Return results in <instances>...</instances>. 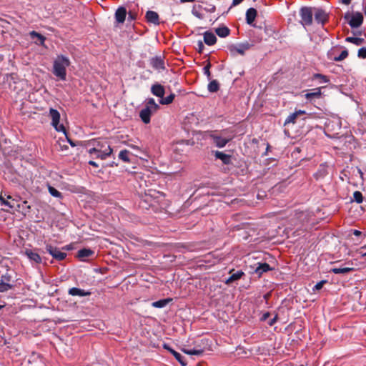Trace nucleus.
Instances as JSON below:
<instances>
[{
    "label": "nucleus",
    "mask_w": 366,
    "mask_h": 366,
    "mask_svg": "<svg viewBox=\"0 0 366 366\" xmlns=\"http://www.w3.org/2000/svg\"><path fill=\"white\" fill-rule=\"evenodd\" d=\"M343 4L348 5L350 4L351 0H339Z\"/></svg>",
    "instance_id": "864d4df0"
},
{
    "label": "nucleus",
    "mask_w": 366,
    "mask_h": 366,
    "mask_svg": "<svg viewBox=\"0 0 366 366\" xmlns=\"http://www.w3.org/2000/svg\"><path fill=\"white\" fill-rule=\"evenodd\" d=\"M314 78L320 79V82L327 83L329 81V79L327 78V76L320 74H315L314 75Z\"/></svg>",
    "instance_id": "a19ab883"
},
{
    "label": "nucleus",
    "mask_w": 366,
    "mask_h": 366,
    "mask_svg": "<svg viewBox=\"0 0 366 366\" xmlns=\"http://www.w3.org/2000/svg\"><path fill=\"white\" fill-rule=\"evenodd\" d=\"M171 300H172L169 298L162 299L156 302H153L152 303V306L156 308H163L167 306V304L171 302Z\"/></svg>",
    "instance_id": "a878e982"
},
{
    "label": "nucleus",
    "mask_w": 366,
    "mask_h": 366,
    "mask_svg": "<svg viewBox=\"0 0 366 366\" xmlns=\"http://www.w3.org/2000/svg\"><path fill=\"white\" fill-rule=\"evenodd\" d=\"M201 11H202V6H200V5H194L193 8H192V12L194 16L198 17L199 19H202V15Z\"/></svg>",
    "instance_id": "473e14b6"
},
{
    "label": "nucleus",
    "mask_w": 366,
    "mask_h": 366,
    "mask_svg": "<svg viewBox=\"0 0 366 366\" xmlns=\"http://www.w3.org/2000/svg\"><path fill=\"white\" fill-rule=\"evenodd\" d=\"M70 65L69 58L63 55L57 56L54 61L53 74L60 80L64 81L66 77V68Z\"/></svg>",
    "instance_id": "f03ea898"
},
{
    "label": "nucleus",
    "mask_w": 366,
    "mask_h": 366,
    "mask_svg": "<svg viewBox=\"0 0 366 366\" xmlns=\"http://www.w3.org/2000/svg\"><path fill=\"white\" fill-rule=\"evenodd\" d=\"M363 21V16L361 13L357 12L352 14L349 21V24L352 28L359 27Z\"/></svg>",
    "instance_id": "9b49d317"
},
{
    "label": "nucleus",
    "mask_w": 366,
    "mask_h": 366,
    "mask_svg": "<svg viewBox=\"0 0 366 366\" xmlns=\"http://www.w3.org/2000/svg\"><path fill=\"white\" fill-rule=\"evenodd\" d=\"M217 37L214 34L210 31H206L204 34V41L207 45H213L216 43Z\"/></svg>",
    "instance_id": "a211bd4d"
},
{
    "label": "nucleus",
    "mask_w": 366,
    "mask_h": 366,
    "mask_svg": "<svg viewBox=\"0 0 366 366\" xmlns=\"http://www.w3.org/2000/svg\"><path fill=\"white\" fill-rule=\"evenodd\" d=\"M89 164L90 165L93 166V167H98V164H97L95 162H94V161H89Z\"/></svg>",
    "instance_id": "6e6d98bb"
},
{
    "label": "nucleus",
    "mask_w": 366,
    "mask_h": 366,
    "mask_svg": "<svg viewBox=\"0 0 366 366\" xmlns=\"http://www.w3.org/2000/svg\"><path fill=\"white\" fill-rule=\"evenodd\" d=\"M4 305H0V310L4 307Z\"/></svg>",
    "instance_id": "680f3d73"
},
{
    "label": "nucleus",
    "mask_w": 366,
    "mask_h": 366,
    "mask_svg": "<svg viewBox=\"0 0 366 366\" xmlns=\"http://www.w3.org/2000/svg\"><path fill=\"white\" fill-rule=\"evenodd\" d=\"M46 251L52 255V257L58 260H62L64 259L66 254L64 252H62L59 249L56 247H53L51 245H46Z\"/></svg>",
    "instance_id": "9d476101"
},
{
    "label": "nucleus",
    "mask_w": 366,
    "mask_h": 366,
    "mask_svg": "<svg viewBox=\"0 0 366 366\" xmlns=\"http://www.w3.org/2000/svg\"><path fill=\"white\" fill-rule=\"evenodd\" d=\"M347 264H348V266L332 267L330 269V272L335 274H345L353 270V267L350 266L352 265V264H350L349 263H347Z\"/></svg>",
    "instance_id": "2eb2a0df"
},
{
    "label": "nucleus",
    "mask_w": 366,
    "mask_h": 366,
    "mask_svg": "<svg viewBox=\"0 0 366 366\" xmlns=\"http://www.w3.org/2000/svg\"><path fill=\"white\" fill-rule=\"evenodd\" d=\"M19 204L21 205L19 212H22L23 214H26L27 212H29L30 211V206L28 204L27 201H23L21 203Z\"/></svg>",
    "instance_id": "c9c22d12"
},
{
    "label": "nucleus",
    "mask_w": 366,
    "mask_h": 366,
    "mask_svg": "<svg viewBox=\"0 0 366 366\" xmlns=\"http://www.w3.org/2000/svg\"><path fill=\"white\" fill-rule=\"evenodd\" d=\"M152 113L149 112L145 108L142 109L139 114V117L142 122L145 124H149L150 122V117H151Z\"/></svg>",
    "instance_id": "b1692460"
},
{
    "label": "nucleus",
    "mask_w": 366,
    "mask_h": 366,
    "mask_svg": "<svg viewBox=\"0 0 366 366\" xmlns=\"http://www.w3.org/2000/svg\"><path fill=\"white\" fill-rule=\"evenodd\" d=\"M94 254V252L90 249H82L78 252V257L81 259L89 257Z\"/></svg>",
    "instance_id": "cd10ccee"
},
{
    "label": "nucleus",
    "mask_w": 366,
    "mask_h": 366,
    "mask_svg": "<svg viewBox=\"0 0 366 366\" xmlns=\"http://www.w3.org/2000/svg\"><path fill=\"white\" fill-rule=\"evenodd\" d=\"M214 155L217 159H221L224 164H229L230 162V156L222 152L217 151Z\"/></svg>",
    "instance_id": "bb28decb"
},
{
    "label": "nucleus",
    "mask_w": 366,
    "mask_h": 366,
    "mask_svg": "<svg viewBox=\"0 0 366 366\" xmlns=\"http://www.w3.org/2000/svg\"><path fill=\"white\" fill-rule=\"evenodd\" d=\"M4 280V282H6L10 283V282H11V277L7 274L1 276L0 280Z\"/></svg>",
    "instance_id": "de8ad7c7"
},
{
    "label": "nucleus",
    "mask_w": 366,
    "mask_h": 366,
    "mask_svg": "<svg viewBox=\"0 0 366 366\" xmlns=\"http://www.w3.org/2000/svg\"><path fill=\"white\" fill-rule=\"evenodd\" d=\"M184 352L189 355H201L203 352V350L198 345L193 349H184Z\"/></svg>",
    "instance_id": "393cba45"
},
{
    "label": "nucleus",
    "mask_w": 366,
    "mask_h": 366,
    "mask_svg": "<svg viewBox=\"0 0 366 366\" xmlns=\"http://www.w3.org/2000/svg\"><path fill=\"white\" fill-rule=\"evenodd\" d=\"M159 107V105L155 102L154 99L150 98L147 102L145 109L153 114L158 110Z\"/></svg>",
    "instance_id": "412c9836"
},
{
    "label": "nucleus",
    "mask_w": 366,
    "mask_h": 366,
    "mask_svg": "<svg viewBox=\"0 0 366 366\" xmlns=\"http://www.w3.org/2000/svg\"><path fill=\"white\" fill-rule=\"evenodd\" d=\"M49 117L51 119V125L57 132H62L66 134V129L63 124H59L60 114L59 112L53 108L49 109Z\"/></svg>",
    "instance_id": "7ed1b4c3"
},
{
    "label": "nucleus",
    "mask_w": 366,
    "mask_h": 366,
    "mask_svg": "<svg viewBox=\"0 0 366 366\" xmlns=\"http://www.w3.org/2000/svg\"><path fill=\"white\" fill-rule=\"evenodd\" d=\"M66 139H68V142L70 143V144L72 146V147H74L75 144L66 137Z\"/></svg>",
    "instance_id": "13d9d810"
},
{
    "label": "nucleus",
    "mask_w": 366,
    "mask_h": 366,
    "mask_svg": "<svg viewBox=\"0 0 366 366\" xmlns=\"http://www.w3.org/2000/svg\"><path fill=\"white\" fill-rule=\"evenodd\" d=\"M129 152L127 150H122L119 154V158L125 162H129Z\"/></svg>",
    "instance_id": "72a5a7b5"
},
{
    "label": "nucleus",
    "mask_w": 366,
    "mask_h": 366,
    "mask_svg": "<svg viewBox=\"0 0 366 366\" xmlns=\"http://www.w3.org/2000/svg\"><path fill=\"white\" fill-rule=\"evenodd\" d=\"M11 288L12 285L11 283L4 282V280H0V292L8 291Z\"/></svg>",
    "instance_id": "2f4dec72"
},
{
    "label": "nucleus",
    "mask_w": 366,
    "mask_h": 366,
    "mask_svg": "<svg viewBox=\"0 0 366 366\" xmlns=\"http://www.w3.org/2000/svg\"><path fill=\"white\" fill-rule=\"evenodd\" d=\"M149 64L151 66L160 72L165 69L166 62L164 58L162 56H155L150 59Z\"/></svg>",
    "instance_id": "423d86ee"
},
{
    "label": "nucleus",
    "mask_w": 366,
    "mask_h": 366,
    "mask_svg": "<svg viewBox=\"0 0 366 366\" xmlns=\"http://www.w3.org/2000/svg\"><path fill=\"white\" fill-rule=\"evenodd\" d=\"M347 56H348L347 51L344 50L341 52V54H340L339 56L335 58V61H342V60L345 59Z\"/></svg>",
    "instance_id": "79ce46f5"
},
{
    "label": "nucleus",
    "mask_w": 366,
    "mask_h": 366,
    "mask_svg": "<svg viewBox=\"0 0 366 366\" xmlns=\"http://www.w3.org/2000/svg\"><path fill=\"white\" fill-rule=\"evenodd\" d=\"M242 1H243V0H233L232 5L237 6V5L239 4L240 3H242Z\"/></svg>",
    "instance_id": "603ef678"
},
{
    "label": "nucleus",
    "mask_w": 366,
    "mask_h": 366,
    "mask_svg": "<svg viewBox=\"0 0 366 366\" xmlns=\"http://www.w3.org/2000/svg\"><path fill=\"white\" fill-rule=\"evenodd\" d=\"M93 147L88 150L90 154H94L97 158L105 159L111 155L112 149L106 140L92 142Z\"/></svg>",
    "instance_id": "f257e3e1"
},
{
    "label": "nucleus",
    "mask_w": 366,
    "mask_h": 366,
    "mask_svg": "<svg viewBox=\"0 0 366 366\" xmlns=\"http://www.w3.org/2000/svg\"><path fill=\"white\" fill-rule=\"evenodd\" d=\"M25 254L31 261H33L35 263H40L41 262L40 255L32 250H26Z\"/></svg>",
    "instance_id": "5701e85b"
},
{
    "label": "nucleus",
    "mask_w": 366,
    "mask_h": 366,
    "mask_svg": "<svg viewBox=\"0 0 366 366\" xmlns=\"http://www.w3.org/2000/svg\"><path fill=\"white\" fill-rule=\"evenodd\" d=\"M29 36L32 39H37V41H35L36 44H39V45H42V46L44 45V41L46 40V38L41 34H39L35 31H32L29 33Z\"/></svg>",
    "instance_id": "aec40b11"
},
{
    "label": "nucleus",
    "mask_w": 366,
    "mask_h": 366,
    "mask_svg": "<svg viewBox=\"0 0 366 366\" xmlns=\"http://www.w3.org/2000/svg\"><path fill=\"white\" fill-rule=\"evenodd\" d=\"M195 0H184V2H193Z\"/></svg>",
    "instance_id": "052dcab7"
},
{
    "label": "nucleus",
    "mask_w": 366,
    "mask_h": 366,
    "mask_svg": "<svg viewBox=\"0 0 366 366\" xmlns=\"http://www.w3.org/2000/svg\"><path fill=\"white\" fill-rule=\"evenodd\" d=\"M272 269L267 263L258 262L254 269V272L260 277L263 273L272 270Z\"/></svg>",
    "instance_id": "ddd939ff"
},
{
    "label": "nucleus",
    "mask_w": 366,
    "mask_h": 366,
    "mask_svg": "<svg viewBox=\"0 0 366 366\" xmlns=\"http://www.w3.org/2000/svg\"><path fill=\"white\" fill-rule=\"evenodd\" d=\"M48 189H49L50 194L52 195L53 197H61V192H59L54 187H53L51 186H49Z\"/></svg>",
    "instance_id": "4c0bfd02"
},
{
    "label": "nucleus",
    "mask_w": 366,
    "mask_h": 366,
    "mask_svg": "<svg viewBox=\"0 0 366 366\" xmlns=\"http://www.w3.org/2000/svg\"><path fill=\"white\" fill-rule=\"evenodd\" d=\"M244 274V272L242 271H237V272L232 274L226 281V283L229 284L230 282H232L235 280H237L240 279L242 275Z\"/></svg>",
    "instance_id": "7c9ffc66"
},
{
    "label": "nucleus",
    "mask_w": 366,
    "mask_h": 366,
    "mask_svg": "<svg viewBox=\"0 0 366 366\" xmlns=\"http://www.w3.org/2000/svg\"><path fill=\"white\" fill-rule=\"evenodd\" d=\"M69 294L72 296H89L91 295V292L89 291H84V290L76 288V287H72L69 289Z\"/></svg>",
    "instance_id": "f3484780"
},
{
    "label": "nucleus",
    "mask_w": 366,
    "mask_h": 366,
    "mask_svg": "<svg viewBox=\"0 0 366 366\" xmlns=\"http://www.w3.org/2000/svg\"><path fill=\"white\" fill-rule=\"evenodd\" d=\"M209 136L212 139L214 144H215V145L219 148L224 147L232 139V137H223L213 132L209 133Z\"/></svg>",
    "instance_id": "0eeeda50"
},
{
    "label": "nucleus",
    "mask_w": 366,
    "mask_h": 366,
    "mask_svg": "<svg viewBox=\"0 0 366 366\" xmlns=\"http://www.w3.org/2000/svg\"><path fill=\"white\" fill-rule=\"evenodd\" d=\"M127 9L124 6H119L115 11L114 14V18L116 23L117 24H123L126 19L127 16Z\"/></svg>",
    "instance_id": "f8f14e48"
},
{
    "label": "nucleus",
    "mask_w": 366,
    "mask_h": 366,
    "mask_svg": "<svg viewBox=\"0 0 366 366\" xmlns=\"http://www.w3.org/2000/svg\"><path fill=\"white\" fill-rule=\"evenodd\" d=\"M257 16V11L254 8H249L246 12V21L248 24H251Z\"/></svg>",
    "instance_id": "4be33fe9"
},
{
    "label": "nucleus",
    "mask_w": 366,
    "mask_h": 366,
    "mask_svg": "<svg viewBox=\"0 0 366 366\" xmlns=\"http://www.w3.org/2000/svg\"><path fill=\"white\" fill-rule=\"evenodd\" d=\"M301 23L304 26L310 25L312 22L313 10L309 7H303L300 9Z\"/></svg>",
    "instance_id": "39448f33"
},
{
    "label": "nucleus",
    "mask_w": 366,
    "mask_h": 366,
    "mask_svg": "<svg viewBox=\"0 0 366 366\" xmlns=\"http://www.w3.org/2000/svg\"><path fill=\"white\" fill-rule=\"evenodd\" d=\"M209 67H210V64H207V66H205L204 67V73L207 76H210V71H209Z\"/></svg>",
    "instance_id": "09e8293b"
},
{
    "label": "nucleus",
    "mask_w": 366,
    "mask_h": 366,
    "mask_svg": "<svg viewBox=\"0 0 366 366\" xmlns=\"http://www.w3.org/2000/svg\"><path fill=\"white\" fill-rule=\"evenodd\" d=\"M321 95V89L320 88H316L312 90V92H307L305 94V97L307 99H311L314 97H320Z\"/></svg>",
    "instance_id": "c756f323"
},
{
    "label": "nucleus",
    "mask_w": 366,
    "mask_h": 366,
    "mask_svg": "<svg viewBox=\"0 0 366 366\" xmlns=\"http://www.w3.org/2000/svg\"><path fill=\"white\" fill-rule=\"evenodd\" d=\"M129 18L131 20L134 19V16L132 14H129Z\"/></svg>",
    "instance_id": "bf43d9fd"
},
{
    "label": "nucleus",
    "mask_w": 366,
    "mask_h": 366,
    "mask_svg": "<svg viewBox=\"0 0 366 366\" xmlns=\"http://www.w3.org/2000/svg\"><path fill=\"white\" fill-rule=\"evenodd\" d=\"M216 33L219 37H226L229 34V29L226 26L219 27L216 29Z\"/></svg>",
    "instance_id": "c85d7f7f"
},
{
    "label": "nucleus",
    "mask_w": 366,
    "mask_h": 366,
    "mask_svg": "<svg viewBox=\"0 0 366 366\" xmlns=\"http://www.w3.org/2000/svg\"><path fill=\"white\" fill-rule=\"evenodd\" d=\"M146 19L149 23H152L154 25H158L159 24V15L155 11H148L146 13Z\"/></svg>",
    "instance_id": "4468645a"
},
{
    "label": "nucleus",
    "mask_w": 366,
    "mask_h": 366,
    "mask_svg": "<svg viewBox=\"0 0 366 366\" xmlns=\"http://www.w3.org/2000/svg\"><path fill=\"white\" fill-rule=\"evenodd\" d=\"M353 197H354V199L355 201L357 202V203H362V201H363V197H362V194L359 191H356L354 192L353 194Z\"/></svg>",
    "instance_id": "58836bf2"
},
{
    "label": "nucleus",
    "mask_w": 366,
    "mask_h": 366,
    "mask_svg": "<svg viewBox=\"0 0 366 366\" xmlns=\"http://www.w3.org/2000/svg\"><path fill=\"white\" fill-rule=\"evenodd\" d=\"M0 202L1 205L7 206L11 209H16L20 210L21 205L19 204V201L16 199H13L11 196H7V199H4L0 195Z\"/></svg>",
    "instance_id": "6e6552de"
},
{
    "label": "nucleus",
    "mask_w": 366,
    "mask_h": 366,
    "mask_svg": "<svg viewBox=\"0 0 366 366\" xmlns=\"http://www.w3.org/2000/svg\"><path fill=\"white\" fill-rule=\"evenodd\" d=\"M313 15L315 16V19L317 23L323 24L327 21L328 16L327 13L321 9L314 8Z\"/></svg>",
    "instance_id": "1a4fd4ad"
},
{
    "label": "nucleus",
    "mask_w": 366,
    "mask_h": 366,
    "mask_svg": "<svg viewBox=\"0 0 366 366\" xmlns=\"http://www.w3.org/2000/svg\"><path fill=\"white\" fill-rule=\"evenodd\" d=\"M151 91L154 95L160 98H162L164 95V88L163 86L159 84L152 85Z\"/></svg>",
    "instance_id": "dca6fc26"
},
{
    "label": "nucleus",
    "mask_w": 366,
    "mask_h": 366,
    "mask_svg": "<svg viewBox=\"0 0 366 366\" xmlns=\"http://www.w3.org/2000/svg\"><path fill=\"white\" fill-rule=\"evenodd\" d=\"M326 282L325 281H320L319 282H317L313 287V291H315V290H319L320 289H322V287H323V285Z\"/></svg>",
    "instance_id": "c03bdc74"
},
{
    "label": "nucleus",
    "mask_w": 366,
    "mask_h": 366,
    "mask_svg": "<svg viewBox=\"0 0 366 366\" xmlns=\"http://www.w3.org/2000/svg\"><path fill=\"white\" fill-rule=\"evenodd\" d=\"M174 97V96L173 94H170L169 96L167 97L166 98L162 97L159 102L162 104H169L172 102Z\"/></svg>",
    "instance_id": "ea45409f"
},
{
    "label": "nucleus",
    "mask_w": 366,
    "mask_h": 366,
    "mask_svg": "<svg viewBox=\"0 0 366 366\" xmlns=\"http://www.w3.org/2000/svg\"><path fill=\"white\" fill-rule=\"evenodd\" d=\"M172 353L174 354L177 360L183 365V360L182 359L181 355L174 351H172Z\"/></svg>",
    "instance_id": "a18cd8bd"
},
{
    "label": "nucleus",
    "mask_w": 366,
    "mask_h": 366,
    "mask_svg": "<svg viewBox=\"0 0 366 366\" xmlns=\"http://www.w3.org/2000/svg\"><path fill=\"white\" fill-rule=\"evenodd\" d=\"M172 353L174 354L177 360L183 365V360L182 359L181 355L174 351H172Z\"/></svg>",
    "instance_id": "49530a36"
},
{
    "label": "nucleus",
    "mask_w": 366,
    "mask_h": 366,
    "mask_svg": "<svg viewBox=\"0 0 366 366\" xmlns=\"http://www.w3.org/2000/svg\"><path fill=\"white\" fill-rule=\"evenodd\" d=\"M181 2H183V0H180Z\"/></svg>",
    "instance_id": "0e129e2a"
},
{
    "label": "nucleus",
    "mask_w": 366,
    "mask_h": 366,
    "mask_svg": "<svg viewBox=\"0 0 366 366\" xmlns=\"http://www.w3.org/2000/svg\"><path fill=\"white\" fill-rule=\"evenodd\" d=\"M251 45L248 42L239 44H232L228 46L230 54L235 56L237 54L244 55L245 51L250 48Z\"/></svg>",
    "instance_id": "20e7f679"
},
{
    "label": "nucleus",
    "mask_w": 366,
    "mask_h": 366,
    "mask_svg": "<svg viewBox=\"0 0 366 366\" xmlns=\"http://www.w3.org/2000/svg\"><path fill=\"white\" fill-rule=\"evenodd\" d=\"M346 41L350 43H352L356 45H360L363 42V39L357 37H347Z\"/></svg>",
    "instance_id": "e433bc0d"
},
{
    "label": "nucleus",
    "mask_w": 366,
    "mask_h": 366,
    "mask_svg": "<svg viewBox=\"0 0 366 366\" xmlns=\"http://www.w3.org/2000/svg\"><path fill=\"white\" fill-rule=\"evenodd\" d=\"M276 320H277V316H275L273 319H272L269 322V325H272L274 324V322H276Z\"/></svg>",
    "instance_id": "5fc2aeb1"
},
{
    "label": "nucleus",
    "mask_w": 366,
    "mask_h": 366,
    "mask_svg": "<svg viewBox=\"0 0 366 366\" xmlns=\"http://www.w3.org/2000/svg\"><path fill=\"white\" fill-rule=\"evenodd\" d=\"M363 256H366V252L363 254Z\"/></svg>",
    "instance_id": "e2e57ef3"
},
{
    "label": "nucleus",
    "mask_w": 366,
    "mask_h": 366,
    "mask_svg": "<svg viewBox=\"0 0 366 366\" xmlns=\"http://www.w3.org/2000/svg\"><path fill=\"white\" fill-rule=\"evenodd\" d=\"M306 112L304 110H297L295 111L294 113L290 114L287 119H285V124H288L290 123L294 124L296 121V119L298 116L301 114H305Z\"/></svg>",
    "instance_id": "6ab92c4d"
},
{
    "label": "nucleus",
    "mask_w": 366,
    "mask_h": 366,
    "mask_svg": "<svg viewBox=\"0 0 366 366\" xmlns=\"http://www.w3.org/2000/svg\"><path fill=\"white\" fill-rule=\"evenodd\" d=\"M199 51V52H202L203 49H204V44L202 43V41H199L197 42V48Z\"/></svg>",
    "instance_id": "8fccbe9b"
},
{
    "label": "nucleus",
    "mask_w": 366,
    "mask_h": 366,
    "mask_svg": "<svg viewBox=\"0 0 366 366\" xmlns=\"http://www.w3.org/2000/svg\"><path fill=\"white\" fill-rule=\"evenodd\" d=\"M353 234L355 236H360L362 234V232L360 231H359V230H356L355 229V230L353 231Z\"/></svg>",
    "instance_id": "4d7b16f0"
},
{
    "label": "nucleus",
    "mask_w": 366,
    "mask_h": 366,
    "mask_svg": "<svg viewBox=\"0 0 366 366\" xmlns=\"http://www.w3.org/2000/svg\"><path fill=\"white\" fill-rule=\"evenodd\" d=\"M219 89V84L216 80H213L208 84V90L210 92H216Z\"/></svg>",
    "instance_id": "f704fd0d"
},
{
    "label": "nucleus",
    "mask_w": 366,
    "mask_h": 366,
    "mask_svg": "<svg viewBox=\"0 0 366 366\" xmlns=\"http://www.w3.org/2000/svg\"><path fill=\"white\" fill-rule=\"evenodd\" d=\"M269 312H265V313L262 315V317L261 320L264 321V320H266L269 317Z\"/></svg>",
    "instance_id": "3c124183"
},
{
    "label": "nucleus",
    "mask_w": 366,
    "mask_h": 366,
    "mask_svg": "<svg viewBox=\"0 0 366 366\" xmlns=\"http://www.w3.org/2000/svg\"><path fill=\"white\" fill-rule=\"evenodd\" d=\"M358 56L361 58H366V47H362L358 51Z\"/></svg>",
    "instance_id": "37998d69"
}]
</instances>
